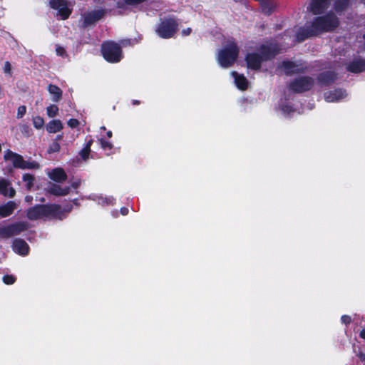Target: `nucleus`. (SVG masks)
<instances>
[{
	"label": "nucleus",
	"instance_id": "obj_45",
	"mask_svg": "<svg viewBox=\"0 0 365 365\" xmlns=\"http://www.w3.org/2000/svg\"><path fill=\"white\" fill-rule=\"evenodd\" d=\"M62 138H63V135H58L56 136V139H55V140H54V141H56V142H57V140H61L62 139Z\"/></svg>",
	"mask_w": 365,
	"mask_h": 365
},
{
	"label": "nucleus",
	"instance_id": "obj_38",
	"mask_svg": "<svg viewBox=\"0 0 365 365\" xmlns=\"http://www.w3.org/2000/svg\"><path fill=\"white\" fill-rule=\"evenodd\" d=\"M101 146L103 148L106 149V148H109L110 149L112 148V145L110 143L108 142H106V140H101Z\"/></svg>",
	"mask_w": 365,
	"mask_h": 365
},
{
	"label": "nucleus",
	"instance_id": "obj_47",
	"mask_svg": "<svg viewBox=\"0 0 365 365\" xmlns=\"http://www.w3.org/2000/svg\"><path fill=\"white\" fill-rule=\"evenodd\" d=\"M107 135H108V138H111V136H112V132H111V131H108V132L107 133Z\"/></svg>",
	"mask_w": 365,
	"mask_h": 365
},
{
	"label": "nucleus",
	"instance_id": "obj_53",
	"mask_svg": "<svg viewBox=\"0 0 365 365\" xmlns=\"http://www.w3.org/2000/svg\"><path fill=\"white\" fill-rule=\"evenodd\" d=\"M364 38H365V34L364 35Z\"/></svg>",
	"mask_w": 365,
	"mask_h": 365
},
{
	"label": "nucleus",
	"instance_id": "obj_32",
	"mask_svg": "<svg viewBox=\"0 0 365 365\" xmlns=\"http://www.w3.org/2000/svg\"><path fill=\"white\" fill-rule=\"evenodd\" d=\"M26 113V107L25 106H20L17 108V113H16V118L18 119H20L24 117V115Z\"/></svg>",
	"mask_w": 365,
	"mask_h": 365
},
{
	"label": "nucleus",
	"instance_id": "obj_37",
	"mask_svg": "<svg viewBox=\"0 0 365 365\" xmlns=\"http://www.w3.org/2000/svg\"><path fill=\"white\" fill-rule=\"evenodd\" d=\"M56 51L57 55L61 56H64V54L66 53L65 49L61 46H57L56 48Z\"/></svg>",
	"mask_w": 365,
	"mask_h": 365
},
{
	"label": "nucleus",
	"instance_id": "obj_43",
	"mask_svg": "<svg viewBox=\"0 0 365 365\" xmlns=\"http://www.w3.org/2000/svg\"><path fill=\"white\" fill-rule=\"evenodd\" d=\"M25 200H26V202H31V200H32V197H31V196H30V195H27V196H26V197H25Z\"/></svg>",
	"mask_w": 365,
	"mask_h": 365
},
{
	"label": "nucleus",
	"instance_id": "obj_7",
	"mask_svg": "<svg viewBox=\"0 0 365 365\" xmlns=\"http://www.w3.org/2000/svg\"><path fill=\"white\" fill-rule=\"evenodd\" d=\"M314 81L311 78L302 77L292 82L289 87L294 92L302 93L310 89Z\"/></svg>",
	"mask_w": 365,
	"mask_h": 365
},
{
	"label": "nucleus",
	"instance_id": "obj_50",
	"mask_svg": "<svg viewBox=\"0 0 365 365\" xmlns=\"http://www.w3.org/2000/svg\"><path fill=\"white\" fill-rule=\"evenodd\" d=\"M44 200H44V198H41V199L40 200V201H41V202H44Z\"/></svg>",
	"mask_w": 365,
	"mask_h": 365
},
{
	"label": "nucleus",
	"instance_id": "obj_24",
	"mask_svg": "<svg viewBox=\"0 0 365 365\" xmlns=\"http://www.w3.org/2000/svg\"><path fill=\"white\" fill-rule=\"evenodd\" d=\"M261 9L263 13L269 15L274 10V4L270 0H263L260 3Z\"/></svg>",
	"mask_w": 365,
	"mask_h": 365
},
{
	"label": "nucleus",
	"instance_id": "obj_15",
	"mask_svg": "<svg viewBox=\"0 0 365 365\" xmlns=\"http://www.w3.org/2000/svg\"><path fill=\"white\" fill-rule=\"evenodd\" d=\"M47 190L50 194H52L56 196H65L69 193L70 187H61L58 185L50 183L47 188Z\"/></svg>",
	"mask_w": 365,
	"mask_h": 365
},
{
	"label": "nucleus",
	"instance_id": "obj_16",
	"mask_svg": "<svg viewBox=\"0 0 365 365\" xmlns=\"http://www.w3.org/2000/svg\"><path fill=\"white\" fill-rule=\"evenodd\" d=\"M48 177L55 182H62L67 179V175L64 170L61 168H55L48 173Z\"/></svg>",
	"mask_w": 365,
	"mask_h": 365
},
{
	"label": "nucleus",
	"instance_id": "obj_5",
	"mask_svg": "<svg viewBox=\"0 0 365 365\" xmlns=\"http://www.w3.org/2000/svg\"><path fill=\"white\" fill-rule=\"evenodd\" d=\"M101 51L104 58L110 63H117L122 58V51L120 46L113 42L108 41L103 43Z\"/></svg>",
	"mask_w": 365,
	"mask_h": 365
},
{
	"label": "nucleus",
	"instance_id": "obj_3",
	"mask_svg": "<svg viewBox=\"0 0 365 365\" xmlns=\"http://www.w3.org/2000/svg\"><path fill=\"white\" fill-rule=\"evenodd\" d=\"M261 56L257 53H249L246 56L247 67L252 69H258L264 60L273 57L279 52L278 46L273 43L262 44L259 48Z\"/></svg>",
	"mask_w": 365,
	"mask_h": 365
},
{
	"label": "nucleus",
	"instance_id": "obj_44",
	"mask_svg": "<svg viewBox=\"0 0 365 365\" xmlns=\"http://www.w3.org/2000/svg\"><path fill=\"white\" fill-rule=\"evenodd\" d=\"M360 336L363 339H365V329L361 330L360 333Z\"/></svg>",
	"mask_w": 365,
	"mask_h": 365
},
{
	"label": "nucleus",
	"instance_id": "obj_11",
	"mask_svg": "<svg viewBox=\"0 0 365 365\" xmlns=\"http://www.w3.org/2000/svg\"><path fill=\"white\" fill-rule=\"evenodd\" d=\"M4 159L6 160L11 161L14 168L20 169L21 167H22V163H24V158L21 155L14 153L10 150H7L6 151L4 154Z\"/></svg>",
	"mask_w": 365,
	"mask_h": 365
},
{
	"label": "nucleus",
	"instance_id": "obj_28",
	"mask_svg": "<svg viewBox=\"0 0 365 365\" xmlns=\"http://www.w3.org/2000/svg\"><path fill=\"white\" fill-rule=\"evenodd\" d=\"M23 180L26 182V188L31 190L34 185V177L30 174H25L23 175Z\"/></svg>",
	"mask_w": 365,
	"mask_h": 365
},
{
	"label": "nucleus",
	"instance_id": "obj_20",
	"mask_svg": "<svg viewBox=\"0 0 365 365\" xmlns=\"http://www.w3.org/2000/svg\"><path fill=\"white\" fill-rule=\"evenodd\" d=\"M46 128L48 133H56L63 130V125L60 120L54 119L46 124Z\"/></svg>",
	"mask_w": 365,
	"mask_h": 365
},
{
	"label": "nucleus",
	"instance_id": "obj_48",
	"mask_svg": "<svg viewBox=\"0 0 365 365\" xmlns=\"http://www.w3.org/2000/svg\"><path fill=\"white\" fill-rule=\"evenodd\" d=\"M360 357L361 359H365V356H364V354H361Z\"/></svg>",
	"mask_w": 365,
	"mask_h": 365
},
{
	"label": "nucleus",
	"instance_id": "obj_30",
	"mask_svg": "<svg viewBox=\"0 0 365 365\" xmlns=\"http://www.w3.org/2000/svg\"><path fill=\"white\" fill-rule=\"evenodd\" d=\"M349 4V0H337L335 3V9L336 11H342Z\"/></svg>",
	"mask_w": 365,
	"mask_h": 365
},
{
	"label": "nucleus",
	"instance_id": "obj_26",
	"mask_svg": "<svg viewBox=\"0 0 365 365\" xmlns=\"http://www.w3.org/2000/svg\"><path fill=\"white\" fill-rule=\"evenodd\" d=\"M40 168L39 164L36 161H26L24 159V163H22V167L21 169L25 170H31V169H38Z\"/></svg>",
	"mask_w": 365,
	"mask_h": 365
},
{
	"label": "nucleus",
	"instance_id": "obj_23",
	"mask_svg": "<svg viewBox=\"0 0 365 365\" xmlns=\"http://www.w3.org/2000/svg\"><path fill=\"white\" fill-rule=\"evenodd\" d=\"M48 91L53 96L52 101L53 102H58L62 97V91L56 85L49 84L48 86Z\"/></svg>",
	"mask_w": 365,
	"mask_h": 365
},
{
	"label": "nucleus",
	"instance_id": "obj_21",
	"mask_svg": "<svg viewBox=\"0 0 365 365\" xmlns=\"http://www.w3.org/2000/svg\"><path fill=\"white\" fill-rule=\"evenodd\" d=\"M16 208V203L14 201H9L5 205L0 206V216L5 217L13 213Z\"/></svg>",
	"mask_w": 365,
	"mask_h": 365
},
{
	"label": "nucleus",
	"instance_id": "obj_4",
	"mask_svg": "<svg viewBox=\"0 0 365 365\" xmlns=\"http://www.w3.org/2000/svg\"><path fill=\"white\" fill-rule=\"evenodd\" d=\"M239 48L233 40H228L225 47L218 53L217 61L223 68L231 66L237 60Z\"/></svg>",
	"mask_w": 365,
	"mask_h": 365
},
{
	"label": "nucleus",
	"instance_id": "obj_10",
	"mask_svg": "<svg viewBox=\"0 0 365 365\" xmlns=\"http://www.w3.org/2000/svg\"><path fill=\"white\" fill-rule=\"evenodd\" d=\"M105 14L103 10H95L84 15V25L88 26L95 24Z\"/></svg>",
	"mask_w": 365,
	"mask_h": 365
},
{
	"label": "nucleus",
	"instance_id": "obj_52",
	"mask_svg": "<svg viewBox=\"0 0 365 365\" xmlns=\"http://www.w3.org/2000/svg\"><path fill=\"white\" fill-rule=\"evenodd\" d=\"M122 44H123V45H125V44L124 41L122 42Z\"/></svg>",
	"mask_w": 365,
	"mask_h": 365
},
{
	"label": "nucleus",
	"instance_id": "obj_29",
	"mask_svg": "<svg viewBox=\"0 0 365 365\" xmlns=\"http://www.w3.org/2000/svg\"><path fill=\"white\" fill-rule=\"evenodd\" d=\"M33 125L36 129H41L45 124L44 120L41 116H35L33 120Z\"/></svg>",
	"mask_w": 365,
	"mask_h": 365
},
{
	"label": "nucleus",
	"instance_id": "obj_14",
	"mask_svg": "<svg viewBox=\"0 0 365 365\" xmlns=\"http://www.w3.org/2000/svg\"><path fill=\"white\" fill-rule=\"evenodd\" d=\"M280 69L286 74H293L300 72L302 67L290 61H284L279 66Z\"/></svg>",
	"mask_w": 365,
	"mask_h": 365
},
{
	"label": "nucleus",
	"instance_id": "obj_25",
	"mask_svg": "<svg viewBox=\"0 0 365 365\" xmlns=\"http://www.w3.org/2000/svg\"><path fill=\"white\" fill-rule=\"evenodd\" d=\"M336 75L332 72H326L319 76V81L322 83H329L334 81Z\"/></svg>",
	"mask_w": 365,
	"mask_h": 365
},
{
	"label": "nucleus",
	"instance_id": "obj_36",
	"mask_svg": "<svg viewBox=\"0 0 365 365\" xmlns=\"http://www.w3.org/2000/svg\"><path fill=\"white\" fill-rule=\"evenodd\" d=\"M4 71L5 73L11 75V65L9 61H6L4 66Z\"/></svg>",
	"mask_w": 365,
	"mask_h": 365
},
{
	"label": "nucleus",
	"instance_id": "obj_27",
	"mask_svg": "<svg viewBox=\"0 0 365 365\" xmlns=\"http://www.w3.org/2000/svg\"><path fill=\"white\" fill-rule=\"evenodd\" d=\"M46 113L49 118H54L58 114V108L56 105H50L46 108Z\"/></svg>",
	"mask_w": 365,
	"mask_h": 365
},
{
	"label": "nucleus",
	"instance_id": "obj_1",
	"mask_svg": "<svg viewBox=\"0 0 365 365\" xmlns=\"http://www.w3.org/2000/svg\"><path fill=\"white\" fill-rule=\"evenodd\" d=\"M66 213V210L56 204L36 205L26 210V217L31 221L62 220Z\"/></svg>",
	"mask_w": 365,
	"mask_h": 365
},
{
	"label": "nucleus",
	"instance_id": "obj_17",
	"mask_svg": "<svg viewBox=\"0 0 365 365\" xmlns=\"http://www.w3.org/2000/svg\"><path fill=\"white\" fill-rule=\"evenodd\" d=\"M346 96V92L341 89L334 90L325 93V100L327 102H335L344 98Z\"/></svg>",
	"mask_w": 365,
	"mask_h": 365
},
{
	"label": "nucleus",
	"instance_id": "obj_35",
	"mask_svg": "<svg viewBox=\"0 0 365 365\" xmlns=\"http://www.w3.org/2000/svg\"><path fill=\"white\" fill-rule=\"evenodd\" d=\"M67 124L70 128H74L78 126L79 121L77 119L71 118L67 122Z\"/></svg>",
	"mask_w": 365,
	"mask_h": 365
},
{
	"label": "nucleus",
	"instance_id": "obj_34",
	"mask_svg": "<svg viewBox=\"0 0 365 365\" xmlns=\"http://www.w3.org/2000/svg\"><path fill=\"white\" fill-rule=\"evenodd\" d=\"M91 148H84L80 152V155L83 160H86L88 158Z\"/></svg>",
	"mask_w": 365,
	"mask_h": 365
},
{
	"label": "nucleus",
	"instance_id": "obj_2",
	"mask_svg": "<svg viewBox=\"0 0 365 365\" xmlns=\"http://www.w3.org/2000/svg\"><path fill=\"white\" fill-rule=\"evenodd\" d=\"M339 24L338 18L334 14H329L324 16H319L314 19L312 25V29L307 33L304 37L298 34L297 38L302 41L305 38L317 35L324 31H331L335 29Z\"/></svg>",
	"mask_w": 365,
	"mask_h": 365
},
{
	"label": "nucleus",
	"instance_id": "obj_31",
	"mask_svg": "<svg viewBox=\"0 0 365 365\" xmlns=\"http://www.w3.org/2000/svg\"><path fill=\"white\" fill-rule=\"evenodd\" d=\"M61 149V146L59 145V143L56 141H53L49 146L48 148V153H57Z\"/></svg>",
	"mask_w": 365,
	"mask_h": 365
},
{
	"label": "nucleus",
	"instance_id": "obj_12",
	"mask_svg": "<svg viewBox=\"0 0 365 365\" xmlns=\"http://www.w3.org/2000/svg\"><path fill=\"white\" fill-rule=\"evenodd\" d=\"M329 0H312L310 9L314 14L323 12L329 6Z\"/></svg>",
	"mask_w": 365,
	"mask_h": 365
},
{
	"label": "nucleus",
	"instance_id": "obj_39",
	"mask_svg": "<svg viewBox=\"0 0 365 365\" xmlns=\"http://www.w3.org/2000/svg\"><path fill=\"white\" fill-rule=\"evenodd\" d=\"M341 321L343 323L348 324L351 322V319L349 316L344 315L341 317Z\"/></svg>",
	"mask_w": 365,
	"mask_h": 365
},
{
	"label": "nucleus",
	"instance_id": "obj_6",
	"mask_svg": "<svg viewBox=\"0 0 365 365\" xmlns=\"http://www.w3.org/2000/svg\"><path fill=\"white\" fill-rule=\"evenodd\" d=\"M178 29V24L174 19H168L162 21L155 31L163 38H172Z\"/></svg>",
	"mask_w": 365,
	"mask_h": 365
},
{
	"label": "nucleus",
	"instance_id": "obj_18",
	"mask_svg": "<svg viewBox=\"0 0 365 365\" xmlns=\"http://www.w3.org/2000/svg\"><path fill=\"white\" fill-rule=\"evenodd\" d=\"M0 193L4 196L13 197L15 194V190L11 186L10 182L4 179L0 180Z\"/></svg>",
	"mask_w": 365,
	"mask_h": 365
},
{
	"label": "nucleus",
	"instance_id": "obj_51",
	"mask_svg": "<svg viewBox=\"0 0 365 365\" xmlns=\"http://www.w3.org/2000/svg\"><path fill=\"white\" fill-rule=\"evenodd\" d=\"M133 103H134V104H136V103H138V101H135L133 102Z\"/></svg>",
	"mask_w": 365,
	"mask_h": 365
},
{
	"label": "nucleus",
	"instance_id": "obj_22",
	"mask_svg": "<svg viewBox=\"0 0 365 365\" xmlns=\"http://www.w3.org/2000/svg\"><path fill=\"white\" fill-rule=\"evenodd\" d=\"M235 78V81L237 88L241 90H246L248 87V81L243 75H240L237 72L233 71L232 73Z\"/></svg>",
	"mask_w": 365,
	"mask_h": 365
},
{
	"label": "nucleus",
	"instance_id": "obj_19",
	"mask_svg": "<svg viewBox=\"0 0 365 365\" xmlns=\"http://www.w3.org/2000/svg\"><path fill=\"white\" fill-rule=\"evenodd\" d=\"M347 70L352 73H360L365 70V60L356 59L347 66Z\"/></svg>",
	"mask_w": 365,
	"mask_h": 365
},
{
	"label": "nucleus",
	"instance_id": "obj_46",
	"mask_svg": "<svg viewBox=\"0 0 365 365\" xmlns=\"http://www.w3.org/2000/svg\"><path fill=\"white\" fill-rule=\"evenodd\" d=\"M91 144H92V140H89V141L88 142V143L86 144V147H85V148H91Z\"/></svg>",
	"mask_w": 365,
	"mask_h": 365
},
{
	"label": "nucleus",
	"instance_id": "obj_41",
	"mask_svg": "<svg viewBox=\"0 0 365 365\" xmlns=\"http://www.w3.org/2000/svg\"><path fill=\"white\" fill-rule=\"evenodd\" d=\"M80 184H81V180H76L72 182L71 185L73 188H77L80 185Z\"/></svg>",
	"mask_w": 365,
	"mask_h": 365
},
{
	"label": "nucleus",
	"instance_id": "obj_33",
	"mask_svg": "<svg viewBox=\"0 0 365 365\" xmlns=\"http://www.w3.org/2000/svg\"><path fill=\"white\" fill-rule=\"evenodd\" d=\"M15 281L16 278L12 275H5L3 277V282L6 284H12Z\"/></svg>",
	"mask_w": 365,
	"mask_h": 365
},
{
	"label": "nucleus",
	"instance_id": "obj_49",
	"mask_svg": "<svg viewBox=\"0 0 365 365\" xmlns=\"http://www.w3.org/2000/svg\"><path fill=\"white\" fill-rule=\"evenodd\" d=\"M118 7H121V6H121V3H120V2H118Z\"/></svg>",
	"mask_w": 365,
	"mask_h": 365
},
{
	"label": "nucleus",
	"instance_id": "obj_40",
	"mask_svg": "<svg viewBox=\"0 0 365 365\" xmlns=\"http://www.w3.org/2000/svg\"><path fill=\"white\" fill-rule=\"evenodd\" d=\"M191 31H192V29L190 28H187L182 31V34L184 36H188L190 34Z\"/></svg>",
	"mask_w": 365,
	"mask_h": 365
},
{
	"label": "nucleus",
	"instance_id": "obj_13",
	"mask_svg": "<svg viewBox=\"0 0 365 365\" xmlns=\"http://www.w3.org/2000/svg\"><path fill=\"white\" fill-rule=\"evenodd\" d=\"M12 248L15 252L21 255H27L29 249L28 244L21 239H16L13 242Z\"/></svg>",
	"mask_w": 365,
	"mask_h": 365
},
{
	"label": "nucleus",
	"instance_id": "obj_8",
	"mask_svg": "<svg viewBox=\"0 0 365 365\" xmlns=\"http://www.w3.org/2000/svg\"><path fill=\"white\" fill-rule=\"evenodd\" d=\"M29 227L27 222H18L4 229V233L8 237L18 235L28 230Z\"/></svg>",
	"mask_w": 365,
	"mask_h": 365
},
{
	"label": "nucleus",
	"instance_id": "obj_9",
	"mask_svg": "<svg viewBox=\"0 0 365 365\" xmlns=\"http://www.w3.org/2000/svg\"><path fill=\"white\" fill-rule=\"evenodd\" d=\"M50 4L52 8L58 10L63 19H67L71 14V10L68 8L66 1L64 0H51Z\"/></svg>",
	"mask_w": 365,
	"mask_h": 365
},
{
	"label": "nucleus",
	"instance_id": "obj_42",
	"mask_svg": "<svg viewBox=\"0 0 365 365\" xmlns=\"http://www.w3.org/2000/svg\"><path fill=\"white\" fill-rule=\"evenodd\" d=\"M120 212H121L122 215H125L128 213V209L125 208V207H123V208H121Z\"/></svg>",
	"mask_w": 365,
	"mask_h": 365
}]
</instances>
